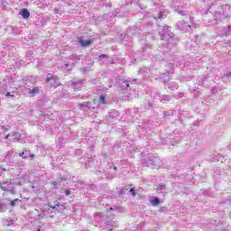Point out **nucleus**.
Masks as SVG:
<instances>
[{"instance_id": "nucleus-1", "label": "nucleus", "mask_w": 231, "mask_h": 231, "mask_svg": "<svg viewBox=\"0 0 231 231\" xmlns=\"http://www.w3.org/2000/svg\"><path fill=\"white\" fill-rule=\"evenodd\" d=\"M164 33L161 34V41H166L167 44H175L178 42V39L174 38V34L171 32V27H163Z\"/></svg>"}, {"instance_id": "nucleus-2", "label": "nucleus", "mask_w": 231, "mask_h": 231, "mask_svg": "<svg viewBox=\"0 0 231 231\" xmlns=\"http://www.w3.org/2000/svg\"><path fill=\"white\" fill-rule=\"evenodd\" d=\"M225 8H226V6H225V7L220 6L218 8V11H217L215 13V19L216 20L224 21V19H226V17H228V14H226V11H225Z\"/></svg>"}, {"instance_id": "nucleus-3", "label": "nucleus", "mask_w": 231, "mask_h": 231, "mask_svg": "<svg viewBox=\"0 0 231 231\" xmlns=\"http://www.w3.org/2000/svg\"><path fill=\"white\" fill-rule=\"evenodd\" d=\"M177 28L180 30V32H189V30H190V24L181 20L177 23Z\"/></svg>"}, {"instance_id": "nucleus-4", "label": "nucleus", "mask_w": 231, "mask_h": 231, "mask_svg": "<svg viewBox=\"0 0 231 231\" xmlns=\"http://www.w3.org/2000/svg\"><path fill=\"white\" fill-rule=\"evenodd\" d=\"M118 112L114 111V112H110L106 120L109 124H115V122H116V120H118Z\"/></svg>"}, {"instance_id": "nucleus-5", "label": "nucleus", "mask_w": 231, "mask_h": 231, "mask_svg": "<svg viewBox=\"0 0 231 231\" xmlns=\"http://www.w3.org/2000/svg\"><path fill=\"white\" fill-rule=\"evenodd\" d=\"M160 164V158L158 157H152V159H150L146 161L147 167H156V165Z\"/></svg>"}, {"instance_id": "nucleus-6", "label": "nucleus", "mask_w": 231, "mask_h": 231, "mask_svg": "<svg viewBox=\"0 0 231 231\" xmlns=\"http://www.w3.org/2000/svg\"><path fill=\"white\" fill-rule=\"evenodd\" d=\"M69 86L75 90H79L84 86V80L71 81Z\"/></svg>"}, {"instance_id": "nucleus-7", "label": "nucleus", "mask_w": 231, "mask_h": 231, "mask_svg": "<svg viewBox=\"0 0 231 231\" xmlns=\"http://www.w3.org/2000/svg\"><path fill=\"white\" fill-rule=\"evenodd\" d=\"M117 84H119L121 89H127L129 88V81L128 80H124L121 79H117Z\"/></svg>"}, {"instance_id": "nucleus-8", "label": "nucleus", "mask_w": 231, "mask_h": 231, "mask_svg": "<svg viewBox=\"0 0 231 231\" xmlns=\"http://www.w3.org/2000/svg\"><path fill=\"white\" fill-rule=\"evenodd\" d=\"M79 42L83 48H88L90 44H93V40H84V39H79Z\"/></svg>"}, {"instance_id": "nucleus-9", "label": "nucleus", "mask_w": 231, "mask_h": 231, "mask_svg": "<svg viewBox=\"0 0 231 231\" xmlns=\"http://www.w3.org/2000/svg\"><path fill=\"white\" fill-rule=\"evenodd\" d=\"M47 82H51V80H53L54 82H56L54 86L55 88H57V86H60V82H59V79H57V78L55 77H50V74L48 75L47 79H46Z\"/></svg>"}, {"instance_id": "nucleus-10", "label": "nucleus", "mask_w": 231, "mask_h": 231, "mask_svg": "<svg viewBox=\"0 0 231 231\" xmlns=\"http://www.w3.org/2000/svg\"><path fill=\"white\" fill-rule=\"evenodd\" d=\"M11 136H13V141L18 140V142L23 143V141L21 140V134L18 132L12 133Z\"/></svg>"}, {"instance_id": "nucleus-11", "label": "nucleus", "mask_w": 231, "mask_h": 231, "mask_svg": "<svg viewBox=\"0 0 231 231\" xmlns=\"http://www.w3.org/2000/svg\"><path fill=\"white\" fill-rule=\"evenodd\" d=\"M150 203L152 207H158V205H160V199H158V197H154L150 200Z\"/></svg>"}, {"instance_id": "nucleus-12", "label": "nucleus", "mask_w": 231, "mask_h": 231, "mask_svg": "<svg viewBox=\"0 0 231 231\" xmlns=\"http://www.w3.org/2000/svg\"><path fill=\"white\" fill-rule=\"evenodd\" d=\"M21 15L23 17V19H28L30 17V12L28 9H23L21 12Z\"/></svg>"}, {"instance_id": "nucleus-13", "label": "nucleus", "mask_w": 231, "mask_h": 231, "mask_svg": "<svg viewBox=\"0 0 231 231\" xmlns=\"http://www.w3.org/2000/svg\"><path fill=\"white\" fill-rule=\"evenodd\" d=\"M37 93H39V88H33L32 89L29 90V95H31V97H35Z\"/></svg>"}, {"instance_id": "nucleus-14", "label": "nucleus", "mask_w": 231, "mask_h": 231, "mask_svg": "<svg viewBox=\"0 0 231 231\" xmlns=\"http://www.w3.org/2000/svg\"><path fill=\"white\" fill-rule=\"evenodd\" d=\"M20 156H22V158H28V156L33 158V154H30V152L28 151L23 152L22 153H20Z\"/></svg>"}, {"instance_id": "nucleus-15", "label": "nucleus", "mask_w": 231, "mask_h": 231, "mask_svg": "<svg viewBox=\"0 0 231 231\" xmlns=\"http://www.w3.org/2000/svg\"><path fill=\"white\" fill-rule=\"evenodd\" d=\"M2 183H5V187H7L8 189H5V190H10L11 192H13L12 190V183H10V181H3Z\"/></svg>"}, {"instance_id": "nucleus-16", "label": "nucleus", "mask_w": 231, "mask_h": 231, "mask_svg": "<svg viewBox=\"0 0 231 231\" xmlns=\"http://www.w3.org/2000/svg\"><path fill=\"white\" fill-rule=\"evenodd\" d=\"M19 203H21V200L16 199L14 200L11 201L10 205H11V207H17V205H19Z\"/></svg>"}, {"instance_id": "nucleus-17", "label": "nucleus", "mask_w": 231, "mask_h": 231, "mask_svg": "<svg viewBox=\"0 0 231 231\" xmlns=\"http://www.w3.org/2000/svg\"><path fill=\"white\" fill-rule=\"evenodd\" d=\"M205 80H207V78L205 77L199 78V86H203V84H205Z\"/></svg>"}, {"instance_id": "nucleus-18", "label": "nucleus", "mask_w": 231, "mask_h": 231, "mask_svg": "<svg viewBox=\"0 0 231 231\" xmlns=\"http://www.w3.org/2000/svg\"><path fill=\"white\" fill-rule=\"evenodd\" d=\"M6 183L0 182V189H4L5 191L8 190L10 188L5 186Z\"/></svg>"}, {"instance_id": "nucleus-19", "label": "nucleus", "mask_w": 231, "mask_h": 231, "mask_svg": "<svg viewBox=\"0 0 231 231\" xmlns=\"http://www.w3.org/2000/svg\"><path fill=\"white\" fill-rule=\"evenodd\" d=\"M99 104H102V105L106 104V97L100 96V97H99Z\"/></svg>"}, {"instance_id": "nucleus-20", "label": "nucleus", "mask_w": 231, "mask_h": 231, "mask_svg": "<svg viewBox=\"0 0 231 231\" xmlns=\"http://www.w3.org/2000/svg\"><path fill=\"white\" fill-rule=\"evenodd\" d=\"M161 102H163V100H171V96H162V98L160 99Z\"/></svg>"}, {"instance_id": "nucleus-21", "label": "nucleus", "mask_w": 231, "mask_h": 231, "mask_svg": "<svg viewBox=\"0 0 231 231\" xmlns=\"http://www.w3.org/2000/svg\"><path fill=\"white\" fill-rule=\"evenodd\" d=\"M167 186L165 184H159L157 190H164Z\"/></svg>"}, {"instance_id": "nucleus-22", "label": "nucleus", "mask_w": 231, "mask_h": 231, "mask_svg": "<svg viewBox=\"0 0 231 231\" xmlns=\"http://www.w3.org/2000/svg\"><path fill=\"white\" fill-rule=\"evenodd\" d=\"M165 14L163 12H160L159 15H158V19H163L165 18Z\"/></svg>"}, {"instance_id": "nucleus-23", "label": "nucleus", "mask_w": 231, "mask_h": 231, "mask_svg": "<svg viewBox=\"0 0 231 231\" xmlns=\"http://www.w3.org/2000/svg\"><path fill=\"white\" fill-rule=\"evenodd\" d=\"M180 15H187V12L185 11H179Z\"/></svg>"}, {"instance_id": "nucleus-24", "label": "nucleus", "mask_w": 231, "mask_h": 231, "mask_svg": "<svg viewBox=\"0 0 231 231\" xmlns=\"http://www.w3.org/2000/svg\"><path fill=\"white\" fill-rule=\"evenodd\" d=\"M0 129H2V131H4L5 133H6V131H8V128H6L3 125L0 126Z\"/></svg>"}, {"instance_id": "nucleus-25", "label": "nucleus", "mask_w": 231, "mask_h": 231, "mask_svg": "<svg viewBox=\"0 0 231 231\" xmlns=\"http://www.w3.org/2000/svg\"><path fill=\"white\" fill-rule=\"evenodd\" d=\"M130 194H132V196H136V193L134 192V189H130Z\"/></svg>"}, {"instance_id": "nucleus-26", "label": "nucleus", "mask_w": 231, "mask_h": 231, "mask_svg": "<svg viewBox=\"0 0 231 231\" xmlns=\"http://www.w3.org/2000/svg\"><path fill=\"white\" fill-rule=\"evenodd\" d=\"M65 194L66 196H69V194H71V191H69V189H65Z\"/></svg>"}, {"instance_id": "nucleus-27", "label": "nucleus", "mask_w": 231, "mask_h": 231, "mask_svg": "<svg viewBox=\"0 0 231 231\" xmlns=\"http://www.w3.org/2000/svg\"><path fill=\"white\" fill-rule=\"evenodd\" d=\"M5 169L0 167V176L3 174V172H5Z\"/></svg>"}, {"instance_id": "nucleus-28", "label": "nucleus", "mask_w": 231, "mask_h": 231, "mask_svg": "<svg viewBox=\"0 0 231 231\" xmlns=\"http://www.w3.org/2000/svg\"><path fill=\"white\" fill-rule=\"evenodd\" d=\"M5 97H14V95H12V93H10V92H7Z\"/></svg>"}, {"instance_id": "nucleus-29", "label": "nucleus", "mask_w": 231, "mask_h": 231, "mask_svg": "<svg viewBox=\"0 0 231 231\" xmlns=\"http://www.w3.org/2000/svg\"><path fill=\"white\" fill-rule=\"evenodd\" d=\"M106 58V55H104V54H101L100 56H99V59H105Z\"/></svg>"}, {"instance_id": "nucleus-30", "label": "nucleus", "mask_w": 231, "mask_h": 231, "mask_svg": "<svg viewBox=\"0 0 231 231\" xmlns=\"http://www.w3.org/2000/svg\"><path fill=\"white\" fill-rule=\"evenodd\" d=\"M9 136H12V134H8L6 136H5V140H8V137Z\"/></svg>"}, {"instance_id": "nucleus-31", "label": "nucleus", "mask_w": 231, "mask_h": 231, "mask_svg": "<svg viewBox=\"0 0 231 231\" xmlns=\"http://www.w3.org/2000/svg\"><path fill=\"white\" fill-rule=\"evenodd\" d=\"M0 212H3V204H0Z\"/></svg>"}, {"instance_id": "nucleus-32", "label": "nucleus", "mask_w": 231, "mask_h": 231, "mask_svg": "<svg viewBox=\"0 0 231 231\" xmlns=\"http://www.w3.org/2000/svg\"><path fill=\"white\" fill-rule=\"evenodd\" d=\"M52 185H53L54 187H57V181H53V182H52Z\"/></svg>"}, {"instance_id": "nucleus-33", "label": "nucleus", "mask_w": 231, "mask_h": 231, "mask_svg": "<svg viewBox=\"0 0 231 231\" xmlns=\"http://www.w3.org/2000/svg\"><path fill=\"white\" fill-rule=\"evenodd\" d=\"M227 46H228V43H224L225 48H227Z\"/></svg>"}, {"instance_id": "nucleus-34", "label": "nucleus", "mask_w": 231, "mask_h": 231, "mask_svg": "<svg viewBox=\"0 0 231 231\" xmlns=\"http://www.w3.org/2000/svg\"><path fill=\"white\" fill-rule=\"evenodd\" d=\"M194 95H198V90H194Z\"/></svg>"}, {"instance_id": "nucleus-35", "label": "nucleus", "mask_w": 231, "mask_h": 231, "mask_svg": "<svg viewBox=\"0 0 231 231\" xmlns=\"http://www.w3.org/2000/svg\"><path fill=\"white\" fill-rule=\"evenodd\" d=\"M57 207H59V204H57L56 206L52 207V208H57Z\"/></svg>"}, {"instance_id": "nucleus-36", "label": "nucleus", "mask_w": 231, "mask_h": 231, "mask_svg": "<svg viewBox=\"0 0 231 231\" xmlns=\"http://www.w3.org/2000/svg\"><path fill=\"white\" fill-rule=\"evenodd\" d=\"M71 59H72V60H75V56H72V58H71Z\"/></svg>"}, {"instance_id": "nucleus-37", "label": "nucleus", "mask_w": 231, "mask_h": 231, "mask_svg": "<svg viewBox=\"0 0 231 231\" xmlns=\"http://www.w3.org/2000/svg\"><path fill=\"white\" fill-rule=\"evenodd\" d=\"M80 106H81V107H85V106H84V105H80Z\"/></svg>"}, {"instance_id": "nucleus-38", "label": "nucleus", "mask_w": 231, "mask_h": 231, "mask_svg": "<svg viewBox=\"0 0 231 231\" xmlns=\"http://www.w3.org/2000/svg\"><path fill=\"white\" fill-rule=\"evenodd\" d=\"M114 169H115V171H116V167H115Z\"/></svg>"}, {"instance_id": "nucleus-39", "label": "nucleus", "mask_w": 231, "mask_h": 231, "mask_svg": "<svg viewBox=\"0 0 231 231\" xmlns=\"http://www.w3.org/2000/svg\"><path fill=\"white\" fill-rule=\"evenodd\" d=\"M231 30V27H228Z\"/></svg>"}]
</instances>
